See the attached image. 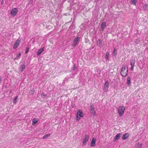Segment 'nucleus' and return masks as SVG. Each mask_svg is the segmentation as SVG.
I'll list each match as a JSON object with an SVG mask.
<instances>
[{
    "instance_id": "nucleus-1",
    "label": "nucleus",
    "mask_w": 148,
    "mask_h": 148,
    "mask_svg": "<svg viewBox=\"0 0 148 148\" xmlns=\"http://www.w3.org/2000/svg\"><path fill=\"white\" fill-rule=\"evenodd\" d=\"M128 72L127 67L126 68L125 65H123L122 66L120 72V73L121 76L123 77H125L127 75Z\"/></svg>"
},
{
    "instance_id": "nucleus-2",
    "label": "nucleus",
    "mask_w": 148,
    "mask_h": 148,
    "mask_svg": "<svg viewBox=\"0 0 148 148\" xmlns=\"http://www.w3.org/2000/svg\"><path fill=\"white\" fill-rule=\"evenodd\" d=\"M125 109V107L123 106H120L118 108V113L120 116H121L123 114Z\"/></svg>"
},
{
    "instance_id": "nucleus-3",
    "label": "nucleus",
    "mask_w": 148,
    "mask_h": 148,
    "mask_svg": "<svg viewBox=\"0 0 148 148\" xmlns=\"http://www.w3.org/2000/svg\"><path fill=\"white\" fill-rule=\"evenodd\" d=\"M89 137H90L88 135H85V137L84 138L83 140V146H84L86 145V143L89 140Z\"/></svg>"
},
{
    "instance_id": "nucleus-4",
    "label": "nucleus",
    "mask_w": 148,
    "mask_h": 148,
    "mask_svg": "<svg viewBox=\"0 0 148 148\" xmlns=\"http://www.w3.org/2000/svg\"><path fill=\"white\" fill-rule=\"evenodd\" d=\"M18 9L16 8L12 9L11 11V14L13 16H15L17 13Z\"/></svg>"
},
{
    "instance_id": "nucleus-5",
    "label": "nucleus",
    "mask_w": 148,
    "mask_h": 148,
    "mask_svg": "<svg viewBox=\"0 0 148 148\" xmlns=\"http://www.w3.org/2000/svg\"><path fill=\"white\" fill-rule=\"evenodd\" d=\"M79 40V37L78 36L76 37L75 38L73 41V44H71V46L73 47H75L76 46Z\"/></svg>"
},
{
    "instance_id": "nucleus-6",
    "label": "nucleus",
    "mask_w": 148,
    "mask_h": 148,
    "mask_svg": "<svg viewBox=\"0 0 148 148\" xmlns=\"http://www.w3.org/2000/svg\"><path fill=\"white\" fill-rule=\"evenodd\" d=\"M109 82L108 81H106L105 82L104 86V89L105 92H107L108 91V89L109 88Z\"/></svg>"
},
{
    "instance_id": "nucleus-7",
    "label": "nucleus",
    "mask_w": 148,
    "mask_h": 148,
    "mask_svg": "<svg viewBox=\"0 0 148 148\" xmlns=\"http://www.w3.org/2000/svg\"><path fill=\"white\" fill-rule=\"evenodd\" d=\"M20 43V40H19V39H18L15 42V43H14L13 46V48L14 49H16L19 45V44Z\"/></svg>"
},
{
    "instance_id": "nucleus-8",
    "label": "nucleus",
    "mask_w": 148,
    "mask_h": 148,
    "mask_svg": "<svg viewBox=\"0 0 148 148\" xmlns=\"http://www.w3.org/2000/svg\"><path fill=\"white\" fill-rule=\"evenodd\" d=\"M129 134L128 133H125L121 137L122 139L123 140H125L127 139L129 136Z\"/></svg>"
},
{
    "instance_id": "nucleus-9",
    "label": "nucleus",
    "mask_w": 148,
    "mask_h": 148,
    "mask_svg": "<svg viewBox=\"0 0 148 148\" xmlns=\"http://www.w3.org/2000/svg\"><path fill=\"white\" fill-rule=\"evenodd\" d=\"M90 110L91 113L94 116L96 115V113L94 107L92 105L90 106Z\"/></svg>"
},
{
    "instance_id": "nucleus-10",
    "label": "nucleus",
    "mask_w": 148,
    "mask_h": 148,
    "mask_svg": "<svg viewBox=\"0 0 148 148\" xmlns=\"http://www.w3.org/2000/svg\"><path fill=\"white\" fill-rule=\"evenodd\" d=\"M96 142V138H93L91 140L90 143V145L92 147L94 146L95 143Z\"/></svg>"
},
{
    "instance_id": "nucleus-11",
    "label": "nucleus",
    "mask_w": 148,
    "mask_h": 148,
    "mask_svg": "<svg viewBox=\"0 0 148 148\" xmlns=\"http://www.w3.org/2000/svg\"><path fill=\"white\" fill-rule=\"evenodd\" d=\"M121 133H119L117 134L114 138V140L115 141L117 140H118L121 137Z\"/></svg>"
},
{
    "instance_id": "nucleus-12",
    "label": "nucleus",
    "mask_w": 148,
    "mask_h": 148,
    "mask_svg": "<svg viewBox=\"0 0 148 148\" xmlns=\"http://www.w3.org/2000/svg\"><path fill=\"white\" fill-rule=\"evenodd\" d=\"M25 69V66L24 64H23L21 65L19 69V71L21 72L23 71L24 69Z\"/></svg>"
},
{
    "instance_id": "nucleus-13",
    "label": "nucleus",
    "mask_w": 148,
    "mask_h": 148,
    "mask_svg": "<svg viewBox=\"0 0 148 148\" xmlns=\"http://www.w3.org/2000/svg\"><path fill=\"white\" fill-rule=\"evenodd\" d=\"M127 84L128 86H130L131 84V78L130 77H128L127 78Z\"/></svg>"
},
{
    "instance_id": "nucleus-14",
    "label": "nucleus",
    "mask_w": 148,
    "mask_h": 148,
    "mask_svg": "<svg viewBox=\"0 0 148 148\" xmlns=\"http://www.w3.org/2000/svg\"><path fill=\"white\" fill-rule=\"evenodd\" d=\"M44 47L40 49L38 51L37 53V55L38 56H39L41 53L44 50Z\"/></svg>"
},
{
    "instance_id": "nucleus-15",
    "label": "nucleus",
    "mask_w": 148,
    "mask_h": 148,
    "mask_svg": "<svg viewBox=\"0 0 148 148\" xmlns=\"http://www.w3.org/2000/svg\"><path fill=\"white\" fill-rule=\"evenodd\" d=\"M77 116H79V117H83V113L82 111L79 110L77 113Z\"/></svg>"
},
{
    "instance_id": "nucleus-16",
    "label": "nucleus",
    "mask_w": 148,
    "mask_h": 148,
    "mask_svg": "<svg viewBox=\"0 0 148 148\" xmlns=\"http://www.w3.org/2000/svg\"><path fill=\"white\" fill-rule=\"evenodd\" d=\"M38 121V118H34L32 121V124L34 125L36 124Z\"/></svg>"
},
{
    "instance_id": "nucleus-17",
    "label": "nucleus",
    "mask_w": 148,
    "mask_h": 148,
    "mask_svg": "<svg viewBox=\"0 0 148 148\" xmlns=\"http://www.w3.org/2000/svg\"><path fill=\"white\" fill-rule=\"evenodd\" d=\"M130 63L131 66H134L135 64V60L134 59H131L130 61Z\"/></svg>"
},
{
    "instance_id": "nucleus-18",
    "label": "nucleus",
    "mask_w": 148,
    "mask_h": 148,
    "mask_svg": "<svg viewBox=\"0 0 148 148\" xmlns=\"http://www.w3.org/2000/svg\"><path fill=\"white\" fill-rule=\"evenodd\" d=\"M106 25V23L105 22H103L101 25V28L103 29H104Z\"/></svg>"
},
{
    "instance_id": "nucleus-19",
    "label": "nucleus",
    "mask_w": 148,
    "mask_h": 148,
    "mask_svg": "<svg viewBox=\"0 0 148 148\" xmlns=\"http://www.w3.org/2000/svg\"><path fill=\"white\" fill-rule=\"evenodd\" d=\"M143 8L145 10H148V5L147 3H146L143 6Z\"/></svg>"
},
{
    "instance_id": "nucleus-20",
    "label": "nucleus",
    "mask_w": 148,
    "mask_h": 148,
    "mask_svg": "<svg viewBox=\"0 0 148 148\" xmlns=\"http://www.w3.org/2000/svg\"><path fill=\"white\" fill-rule=\"evenodd\" d=\"M51 134H45L44 136L42 137L41 138L44 139H46L47 137L49 136H50Z\"/></svg>"
},
{
    "instance_id": "nucleus-21",
    "label": "nucleus",
    "mask_w": 148,
    "mask_h": 148,
    "mask_svg": "<svg viewBox=\"0 0 148 148\" xmlns=\"http://www.w3.org/2000/svg\"><path fill=\"white\" fill-rule=\"evenodd\" d=\"M97 42V45H99V46L101 45L102 43L100 39H99L98 40Z\"/></svg>"
},
{
    "instance_id": "nucleus-22",
    "label": "nucleus",
    "mask_w": 148,
    "mask_h": 148,
    "mask_svg": "<svg viewBox=\"0 0 148 148\" xmlns=\"http://www.w3.org/2000/svg\"><path fill=\"white\" fill-rule=\"evenodd\" d=\"M116 51V49L115 48L113 50V52L112 53V56H116V54H117Z\"/></svg>"
},
{
    "instance_id": "nucleus-23",
    "label": "nucleus",
    "mask_w": 148,
    "mask_h": 148,
    "mask_svg": "<svg viewBox=\"0 0 148 148\" xmlns=\"http://www.w3.org/2000/svg\"><path fill=\"white\" fill-rule=\"evenodd\" d=\"M138 0H131L132 3L136 5V3L137 2Z\"/></svg>"
},
{
    "instance_id": "nucleus-24",
    "label": "nucleus",
    "mask_w": 148,
    "mask_h": 148,
    "mask_svg": "<svg viewBox=\"0 0 148 148\" xmlns=\"http://www.w3.org/2000/svg\"><path fill=\"white\" fill-rule=\"evenodd\" d=\"M18 96H16L15 97V98H14V99L13 101V102L15 104L17 102L16 100L17 99V98H18Z\"/></svg>"
},
{
    "instance_id": "nucleus-25",
    "label": "nucleus",
    "mask_w": 148,
    "mask_h": 148,
    "mask_svg": "<svg viewBox=\"0 0 148 148\" xmlns=\"http://www.w3.org/2000/svg\"><path fill=\"white\" fill-rule=\"evenodd\" d=\"M109 53L108 52H107L106 54L105 55V58H106V60H108V58L109 57Z\"/></svg>"
},
{
    "instance_id": "nucleus-26",
    "label": "nucleus",
    "mask_w": 148,
    "mask_h": 148,
    "mask_svg": "<svg viewBox=\"0 0 148 148\" xmlns=\"http://www.w3.org/2000/svg\"><path fill=\"white\" fill-rule=\"evenodd\" d=\"M77 69V67L76 66V64H74L73 65L72 70L73 71H74Z\"/></svg>"
},
{
    "instance_id": "nucleus-27",
    "label": "nucleus",
    "mask_w": 148,
    "mask_h": 148,
    "mask_svg": "<svg viewBox=\"0 0 148 148\" xmlns=\"http://www.w3.org/2000/svg\"><path fill=\"white\" fill-rule=\"evenodd\" d=\"M137 144L138 147L137 148H141L142 146V144H139V143H138Z\"/></svg>"
},
{
    "instance_id": "nucleus-28",
    "label": "nucleus",
    "mask_w": 148,
    "mask_h": 148,
    "mask_svg": "<svg viewBox=\"0 0 148 148\" xmlns=\"http://www.w3.org/2000/svg\"><path fill=\"white\" fill-rule=\"evenodd\" d=\"M21 56V53H19L18 54L16 55V57L17 58H19Z\"/></svg>"
},
{
    "instance_id": "nucleus-29",
    "label": "nucleus",
    "mask_w": 148,
    "mask_h": 148,
    "mask_svg": "<svg viewBox=\"0 0 148 148\" xmlns=\"http://www.w3.org/2000/svg\"><path fill=\"white\" fill-rule=\"evenodd\" d=\"M79 117H78V116L77 115V116L76 118V119L77 121H79Z\"/></svg>"
},
{
    "instance_id": "nucleus-30",
    "label": "nucleus",
    "mask_w": 148,
    "mask_h": 148,
    "mask_svg": "<svg viewBox=\"0 0 148 148\" xmlns=\"http://www.w3.org/2000/svg\"><path fill=\"white\" fill-rule=\"evenodd\" d=\"M29 48H27L26 51H25V53H28V52L29 51Z\"/></svg>"
},
{
    "instance_id": "nucleus-31",
    "label": "nucleus",
    "mask_w": 148,
    "mask_h": 148,
    "mask_svg": "<svg viewBox=\"0 0 148 148\" xmlns=\"http://www.w3.org/2000/svg\"><path fill=\"white\" fill-rule=\"evenodd\" d=\"M134 66H131V67L130 68V70H131L132 71H133Z\"/></svg>"
},
{
    "instance_id": "nucleus-32",
    "label": "nucleus",
    "mask_w": 148,
    "mask_h": 148,
    "mask_svg": "<svg viewBox=\"0 0 148 148\" xmlns=\"http://www.w3.org/2000/svg\"><path fill=\"white\" fill-rule=\"evenodd\" d=\"M43 93H42V96H44V97H43L44 98L46 96V95H44V94H43Z\"/></svg>"
},
{
    "instance_id": "nucleus-33",
    "label": "nucleus",
    "mask_w": 148,
    "mask_h": 148,
    "mask_svg": "<svg viewBox=\"0 0 148 148\" xmlns=\"http://www.w3.org/2000/svg\"><path fill=\"white\" fill-rule=\"evenodd\" d=\"M3 1H2L1 2V5H2L3 4Z\"/></svg>"
},
{
    "instance_id": "nucleus-34",
    "label": "nucleus",
    "mask_w": 148,
    "mask_h": 148,
    "mask_svg": "<svg viewBox=\"0 0 148 148\" xmlns=\"http://www.w3.org/2000/svg\"><path fill=\"white\" fill-rule=\"evenodd\" d=\"M12 92V90H10V93H11Z\"/></svg>"
},
{
    "instance_id": "nucleus-35",
    "label": "nucleus",
    "mask_w": 148,
    "mask_h": 148,
    "mask_svg": "<svg viewBox=\"0 0 148 148\" xmlns=\"http://www.w3.org/2000/svg\"><path fill=\"white\" fill-rule=\"evenodd\" d=\"M17 58L16 57V58H14V60H16V59Z\"/></svg>"
},
{
    "instance_id": "nucleus-36",
    "label": "nucleus",
    "mask_w": 148,
    "mask_h": 148,
    "mask_svg": "<svg viewBox=\"0 0 148 148\" xmlns=\"http://www.w3.org/2000/svg\"><path fill=\"white\" fill-rule=\"evenodd\" d=\"M71 107L72 108H73L74 107V106L73 105H71Z\"/></svg>"
},
{
    "instance_id": "nucleus-37",
    "label": "nucleus",
    "mask_w": 148,
    "mask_h": 148,
    "mask_svg": "<svg viewBox=\"0 0 148 148\" xmlns=\"http://www.w3.org/2000/svg\"><path fill=\"white\" fill-rule=\"evenodd\" d=\"M33 0H30L31 1H32Z\"/></svg>"
},
{
    "instance_id": "nucleus-38",
    "label": "nucleus",
    "mask_w": 148,
    "mask_h": 148,
    "mask_svg": "<svg viewBox=\"0 0 148 148\" xmlns=\"http://www.w3.org/2000/svg\"><path fill=\"white\" fill-rule=\"evenodd\" d=\"M10 0H9V1H10Z\"/></svg>"
}]
</instances>
